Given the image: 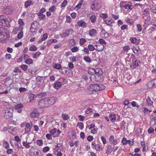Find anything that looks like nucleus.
<instances>
[{
    "label": "nucleus",
    "instance_id": "27",
    "mask_svg": "<svg viewBox=\"0 0 156 156\" xmlns=\"http://www.w3.org/2000/svg\"><path fill=\"white\" fill-rule=\"evenodd\" d=\"M150 123L152 126H153L156 124V117H155L152 119Z\"/></svg>",
    "mask_w": 156,
    "mask_h": 156
},
{
    "label": "nucleus",
    "instance_id": "35",
    "mask_svg": "<svg viewBox=\"0 0 156 156\" xmlns=\"http://www.w3.org/2000/svg\"><path fill=\"white\" fill-rule=\"evenodd\" d=\"M47 94L45 92H42L40 93V94L37 95L39 98H41L43 97H44L46 96Z\"/></svg>",
    "mask_w": 156,
    "mask_h": 156
},
{
    "label": "nucleus",
    "instance_id": "8",
    "mask_svg": "<svg viewBox=\"0 0 156 156\" xmlns=\"http://www.w3.org/2000/svg\"><path fill=\"white\" fill-rule=\"evenodd\" d=\"M96 44L95 45L96 47L95 50L98 51H101L103 50L104 46L103 44H99L97 42H96L94 44Z\"/></svg>",
    "mask_w": 156,
    "mask_h": 156
},
{
    "label": "nucleus",
    "instance_id": "12",
    "mask_svg": "<svg viewBox=\"0 0 156 156\" xmlns=\"http://www.w3.org/2000/svg\"><path fill=\"white\" fill-rule=\"evenodd\" d=\"M23 107V105L22 104H19L15 106L14 108L15 110L17 111L18 112L20 113L21 112Z\"/></svg>",
    "mask_w": 156,
    "mask_h": 156
},
{
    "label": "nucleus",
    "instance_id": "5",
    "mask_svg": "<svg viewBox=\"0 0 156 156\" xmlns=\"http://www.w3.org/2000/svg\"><path fill=\"white\" fill-rule=\"evenodd\" d=\"M103 76L102 74L101 76L99 75H94L91 76L90 78L91 81H97L101 82L103 80Z\"/></svg>",
    "mask_w": 156,
    "mask_h": 156
},
{
    "label": "nucleus",
    "instance_id": "36",
    "mask_svg": "<svg viewBox=\"0 0 156 156\" xmlns=\"http://www.w3.org/2000/svg\"><path fill=\"white\" fill-rule=\"evenodd\" d=\"M130 41L132 43H134L136 42L137 39L135 37H132L130 38Z\"/></svg>",
    "mask_w": 156,
    "mask_h": 156
},
{
    "label": "nucleus",
    "instance_id": "37",
    "mask_svg": "<svg viewBox=\"0 0 156 156\" xmlns=\"http://www.w3.org/2000/svg\"><path fill=\"white\" fill-rule=\"evenodd\" d=\"M20 67L24 71H26L27 69L28 66L26 65H22L20 66Z\"/></svg>",
    "mask_w": 156,
    "mask_h": 156
},
{
    "label": "nucleus",
    "instance_id": "44",
    "mask_svg": "<svg viewBox=\"0 0 156 156\" xmlns=\"http://www.w3.org/2000/svg\"><path fill=\"white\" fill-rule=\"evenodd\" d=\"M86 41V40L84 39V38H81L80 39V44L82 45H83L84 43Z\"/></svg>",
    "mask_w": 156,
    "mask_h": 156
},
{
    "label": "nucleus",
    "instance_id": "60",
    "mask_svg": "<svg viewBox=\"0 0 156 156\" xmlns=\"http://www.w3.org/2000/svg\"><path fill=\"white\" fill-rule=\"evenodd\" d=\"M127 141L126 138H123L122 139V143L123 144L125 145L127 144Z\"/></svg>",
    "mask_w": 156,
    "mask_h": 156
},
{
    "label": "nucleus",
    "instance_id": "48",
    "mask_svg": "<svg viewBox=\"0 0 156 156\" xmlns=\"http://www.w3.org/2000/svg\"><path fill=\"white\" fill-rule=\"evenodd\" d=\"M140 63V61L138 59L136 60L134 62L133 65L134 66H138L139 65V63Z\"/></svg>",
    "mask_w": 156,
    "mask_h": 156
},
{
    "label": "nucleus",
    "instance_id": "57",
    "mask_svg": "<svg viewBox=\"0 0 156 156\" xmlns=\"http://www.w3.org/2000/svg\"><path fill=\"white\" fill-rule=\"evenodd\" d=\"M136 27L137 29V30L139 31H141L142 30V28L141 27V26L140 24H137L136 25Z\"/></svg>",
    "mask_w": 156,
    "mask_h": 156
},
{
    "label": "nucleus",
    "instance_id": "47",
    "mask_svg": "<svg viewBox=\"0 0 156 156\" xmlns=\"http://www.w3.org/2000/svg\"><path fill=\"white\" fill-rule=\"evenodd\" d=\"M95 126V125L93 124H91L90 125H88L86 127V129L87 127L89 129H91L92 128H94Z\"/></svg>",
    "mask_w": 156,
    "mask_h": 156
},
{
    "label": "nucleus",
    "instance_id": "19",
    "mask_svg": "<svg viewBox=\"0 0 156 156\" xmlns=\"http://www.w3.org/2000/svg\"><path fill=\"white\" fill-rule=\"evenodd\" d=\"M83 0H80L78 4L75 7V9L77 10L81 8L82 5L83 4Z\"/></svg>",
    "mask_w": 156,
    "mask_h": 156
},
{
    "label": "nucleus",
    "instance_id": "29",
    "mask_svg": "<svg viewBox=\"0 0 156 156\" xmlns=\"http://www.w3.org/2000/svg\"><path fill=\"white\" fill-rule=\"evenodd\" d=\"M34 94H31L29 95V98L30 102H31L34 100Z\"/></svg>",
    "mask_w": 156,
    "mask_h": 156
},
{
    "label": "nucleus",
    "instance_id": "31",
    "mask_svg": "<svg viewBox=\"0 0 156 156\" xmlns=\"http://www.w3.org/2000/svg\"><path fill=\"white\" fill-rule=\"evenodd\" d=\"M88 49L91 51H94L95 49V48L94 47V46L90 44L88 45Z\"/></svg>",
    "mask_w": 156,
    "mask_h": 156
},
{
    "label": "nucleus",
    "instance_id": "22",
    "mask_svg": "<svg viewBox=\"0 0 156 156\" xmlns=\"http://www.w3.org/2000/svg\"><path fill=\"white\" fill-rule=\"evenodd\" d=\"M109 118L112 122H114L115 120L116 116L114 114H112L109 115Z\"/></svg>",
    "mask_w": 156,
    "mask_h": 156
},
{
    "label": "nucleus",
    "instance_id": "53",
    "mask_svg": "<svg viewBox=\"0 0 156 156\" xmlns=\"http://www.w3.org/2000/svg\"><path fill=\"white\" fill-rule=\"evenodd\" d=\"M37 143L39 146H41L43 144V141L41 140H38L37 141Z\"/></svg>",
    "mask_w": 156,
    "mask_h": 156
},
{
    "label": "nucleus",
    "instance_id": "63",
    "mask_svg": "<svg viewBox=\"0 0 156 156\" xmlns=\"http://www.w3.org/2000/svg\"><path fill=\"white\" fill-rule=\"evenodd\" d=\"M18 29L17 27H15L14 28L12 31V32L14 34H16L18 31Z\"/></svg>",
    "mask_w": 156,
    "mask_h": 156
},
{
    "label": "nucleus",
    "instance_id": "26",
    "mask_svg": "<svg viewBox=\"0 0 156 156\" xmlns=\"http://www.w3.org/2000/svg\"><path fill=\"white\" fill-rule=\"evenodd\" d=\"M147 103L148 105H151L153 104V101L151 100L150 97L148 96L146 99Z\"/></svg>",
    "mask_w": 156,
    "mask_h": 156
},
{
    "label": "nucleus",
    "instance_id": "41",
    "mask_svg": "<svg viewBox=\"0 0 156 156\" xmlns=\"http://www.w3.org/2000/svg\"><path fill=\"white\" fill-rule=\"evenodd\" d=\"M66 67L62 68L59 70V72L63 74H65L67 72V71L66 70Z\"/></svg>",
    "mask_w": 156,
    "mask_h": 156
},
{
    "label": "nucleus",
    "instance_id": "38",
    "mask_svg": "<svg viewBox=\"0 0 156 156\" xmlns=\"http://www.w3.org/2000/svg\"><path fill=\"white\" fill-rule=\"evenodd\" d=\"M37 47L34 45L32 46L30 48L29 50L31 51H34L37 50Z\"/></svg>",
    "mask_w": 156,
    "mask_h": 156
},
{
    "label": "nucleus",
    "instance_id": "50",
    "mask_svg": "<svg viewBox=\"0 0 156 156\" xmlns=\"http://www.w3.org/2000/svg\"><path fill=\"white\" fill-rule=\"evenodd\" d=\"M150 83H151V84L152 85L151 86H153V85H156V79H154L153 80H152L151 81V83L150 82L149 83H148L147 84H148V85L150 84Z\"/></svg>",
    "mask_w": 156,
    "mask_h": 156
},
{
    "label": "nucleus",
    "instance_id": "20",
    "mask_svg": "<svg viewBox=\"0 0 156 156\" xmlns=\"http://www.w3.org/2000/svg\"><path fill=\"white\" fill-rule=\"evenodd\" d=\"M4 11L6 14H9L11 12L12 9L10 7H7L4 9Z\"/></svg>",
    "mask_w": 156,
    "mask_h": 156
},
{
    "label": "nucleus",
    "instance_id": "62",
    "mask_svg": "<svg viewBox=\"0 0 156 156\" xmlns=\"http://www.w3.org/2000/svg\"><path fill=\"white\" fill-rule=\"evenodd\" d=\"M66 21L69 23H70L72 21V20L71 18V17L69 16H66Z\"/></svg>",
    "mask_w": 156,
    "mask_h": 156
},
{
    "label": "nucleus",
    "instance_id": "30",
    "mask_svg": "<svg viewBox=\"0 0 156 156\" xmlns=\"http://www.w3.org/2000/svg\"><path fill=\"white\" fill-rule=\"evenodd\" d=\"M25 62L27 64H31L33 63V61L31 59L28 58L25 60Z\"/></svg>",
    "mask_w": 156,
    "mask_h": 156
},
{
    "label": "nucleus",
    "instance_id": "13",
    "mask_svg": "<svg viewBox=\"0 0 156 156\" xmlns=\"http://www.w3.org/2000/svg\"><path fill=\"white\" fill-rule=\"evenodd\" d=\"M100 34L101 37L103 38H107L109 36L108 33L105 31L104 29L101 30Z\"/></svg>",
    "mask_w": 156,
    "mask_h": 156
},
{
    "label": "nucleus",
    "instance_id": "10",
    "mask_svg": "<svg viewBox=\"0 0 156 156\" xmlns=\"http://www.w3.org/2000/svg\"><path fill=\"white\" fill-rule=\"evenodd\" d=\"M45 98L41 99L38 102V106L41 108L47 107Z\"/></svg>",
    "mask_w": 156,
    "mask_h": 156
},
{
    "label": "nucleus",
    "instance_id": "9",
    "mask_svg": "<svg viewBox=\"0 0 156 156\" xmlns=\"http://www.w3.org/2000/svg\"><path fill=\"white\" fill-rule=\"evenodd\" d=\"M39 115V113L36 108H34L30 113V116L32 118L38 117Z\"/></svg>",
    "mask_w": 156,
    "mask_h": 156
},
{
    "label": "nucleus",
    "instance_id": "6",
    "mask_svg": "<svg viewBox=\"0 0 156 156\" xmlns=\"http://www.w3.org/2000/svg\"><path fill=\"white\" fill-rule=\"evenodd\" d=\"M12 111L11 109L7 108L5 110V112L4 115V117L6 119H9L12 116Z\"/></svg>",
    "mask_w": 156,
    "mask_h": 156
},
{
    "label": "nucleus",
    "instance_id": "58",
    "mask_svg": "<svg viewBox=\"0 0 156 156\" xmlns=\"http://www.w3.org/2000/svg\"><path fill=\"white\" fill-rule=\"evenodd\" d=\"M19 23L20 26H23L24 25V23L23 21V20L20 19L19 20Z\"/></svg>",
    "mask_w": 156,
    "mask_h": 156
},
{
    "label": "nucleus",
    "instance_id": "46",
    "mask_svg": "<svg viewBox=\"0 0 156 156\" xmlns=\"http://www.w3.org/2000/svg\"><path fill=\"white\" fill-rule=\"evenodd\" d=\"M130 49L129 47L128 46H126L123 48V50L126 52H127Z\"/></svg>",
    "mask_w": 156,
    "mask_h": 156
},
{
    "label": "nucleus",
    "instance_id": "16",
    "mask_svg": "<svg viewBox=\"0 0 156 156\" xmlns=\"http://www.w3.org/2000/svg\"><path fill=\"white\" fill-rule=\"evenodd\" d=\"M103 72L101 69L99 68H97L95 69V74L96 75H99L101 76Z\"/></svg>",
    "mask_w": 156,
    "mask_h": 156
},
{
    "label": "nucleus",
    "instance_id": "39",
    "mask_svg": "<svg viewBox=\"0 0 156 156\" xmlns=\"http://www.w3.org/2000/svg\"><path fill=\"white\" fill-rule=\"evenodd\" d=\"M26 126L29 130H30L32 127V125L31 123H27L26 124Z\"/></svg>",
    "mask_w": 156,
    "mask_h": 156
},
{
    "label": "nucleus",
    "instance_id": "64",
    "mask_svg": "<svg viewBox=\"0 0 156 156\" xmlns=\"http://www.w3.org/2000/svg\"><path fill=\"white\" fill-rule=\"evenodd\" d=\"M13 71L15 73L18 72L20 73L21 72L20 69L17 67L15 68V69H14Z\"/></svg>",
    "mask_w": 156,
    "mask_h": 156
},
{
    "label": "nucleus",
    "instance_id": "18",
    "mask_svg": "<svg viewBox=\"0 0 156 156\" xmlns=\"http://www.w3.org/2000/svg\"><path fill=\"white\" fill-rule=\"evenodd\" d=\"M107 149L106 151V154L108 155L110 154L112 151V147L111 145H109L107 147Z\"/></svg>",
    "mask_w": 156,
    "mask_h": 156
},
{
    "label": "nucleus",
    "instance_id": "17",
    "mask_svg": "<svg viewBox=\"0 0 156 156\" xmlns=\"http://www.w3.org/2000/svg\"><path fill=\"white\" fill-rule=\"evenodd\" d=\"M97 32L95 29H92L89 31V34L90 36H94L95 35Z\"/></svg>",
    "mask_w": 156,
    "mask_h": 156
},
{
    "label": "nucleus",
    "instance_id": "21",
    "mask_svg": "<svg viewBox=\"0 0 156 156\" xmlns=\"http://www.w3.org/2000/svg\"><path fill=\"white\" fill-rule=\"evenodd\" d=\"M3 146L6 149H9V144L7 141L4 140L3 143Z\"/></svg>",
    "mask_w": 156,
    "mask_h": 156
},
{
    "label": "nucleus",
    "instance_id": "43",
    "mask_svg": "<svg viewBox=\"0 0 156 156\" xmlns=\"http://www.w3.org/2000/svg\"><path fill=\"white\" fill-rule=\"evenodd\" d=\"M131 5H129V4H126L124 5V7L126 9H130L131 10L132 8H131Z\"/></svg>",
    "mask_w": 156,
    "mask_h": 156
},
{
    "label": "nucleus",
    "instance_id": "54",
    "mask_svg": "<svg viewBox=\"0 0 156 156\" xmlns=\"http://www.w3.org/2000/svg\"><path fill=\"white\" fill-rule=\"evenodd\" d=\"M67 2L66 0H65L62 3L61 7H65L67 4Z\"/></svg>",
    "mask_w": 156,
    "mask_h": 156
},
{
    "label": "nucleus",
    "instance_id": "23",
    "mask_svg": "<svg viewBox=\"0 0 156 156\" xmlns=\"http://www.w3.org/2000/svg\"><path fill=\"white\" fill-rule=\"evenodd\" d=\"M133 51L134 54H136L139 51H140V50L139 46H137L136 47H134L132 49Z\"/></svg>",
    "mask_w": 156,
    "mask_h": 156
},
{
    "label": "nucleus",
    "instance_id": "61",
    "mask_svg": "<svg viewBox=\"0 0 156 156\" xmlns=\"http://www.w3.org/2000/svg\"><path fill=\"white\" fill-rule=\"evenodd\" d=\"M148 133L150 134L154 131V129L152 127H151L148 129Z\"/></svg>",
    "mask_w": 156,
    "mask_h": 156
},
{
    "label": "nucleus",
    "instance_id": "15",
    "mask_svg": "<svg viewBox=\"0 0 156 156\" xmlns=\"http://www.w3.org/2000/svg\"><path fill=\"white\" fill-rule=\"evenodd\" d=\"M62 86V83L58 81H55V82L54 84V87L58 89L61 87Z\"/></svg>",
    "mask_w": 156,
    "mask_h": 156
},
{
    "label": "nucleus",
    "instance_id": "59",
    "mask_svg": "<svg viewBox=\"0 0 156 156\" xmlns=\"http://www.w3.org/2000/svg\"><path fill=\"white\" fill-rule=\"evenodd\" d=\"M76 57L75 56H71L69 58V59L71 61L73 62H75L76 60Z\"/></svg>",
    "mask_w": 156,
    "mask_h": 156
},
{
    "label": "nucleus",
    "instance_id": "33",
    "mask_svg": "<svg viewBox=\"0 0 156 156\" xmlns=\"http://www.w3.org/2000/svg\"><path fill=\"white\" fill-rule=\"evenodd\" d=\"M83 124L82 122H79L77 123V126L80 129H82L83 128Z\"/></svg>",
    "mask_w": 156,
    "mask_h": 156
},
{
    "label": "nucleus",
    "instance_id": "52",
    "mask_svg": "<svg viewBox=\"0 0 156 156\" xmlns=\"http://www.w3.org/2000/svg\"><path fill=\"white\" fill-rule=\"evenodd\" d=\"M101 147L98 144H97L95 145V149L97 151H100L101 150Z\"/></svg>",
    "mask_w": 156,
    "mask_h": 156
},
{
    "label": "nucleus",
    "instance_id": "45",
    "mask_svg": "<svg viewBox=\"0 0 156 156\" xmlns=\"http://www.w3.org/2000/svg\"><path fill=\"white\" fill-rule=\"evenodd\" d=\"M100 16L103 19L107 18L108 16L106 13H102L100 15Z\"/></svg>",
    "mask_w": 156,
    "mask_h": 156
},
{
    "label": "nucleus",
    "instance_id": "42",
    "mask_svg": "<svg viewBox=\"0 0 156 156\" xmlns=\"http://www.w3.org/2000/svg\"><path fill=\"white\" fill-rule=\"evenodd\" d=\"M84 59L86 62H91V60L90 58L88 56H85L84 58Z\"/></svg>",
    "mask_w": 156,
    "mask_h": 156
},
{
    "label": "nucleus",
    "instance_id": "24",
    "mask_svg": "<svg viewBox=\"0 0 156 156\" xmlns=\"http://www.w3.org/2000/svg\"><path fill=\"white\" fill-rule=\"evenodd\" d=\"M95 69H94L90 68L88 70V73L92 75V76H94L95 74Z\"/></svg>",
    "mask_w": 156,
    "mask_h": 156
},
{
    "label": "nucleus",
    "instance_id": "49",
    "mask_svg": "<svg viewBox=\"0 0 156 156\" xmlns=\"http://www.w3.org/2000/svg\"><path fill=\"white\" fill-rule=\"evenodd\" d=\"M48 37V34L47 33L44 34L42 37L41 38V40H43V41L45 40Z\"/></svg>",
    "mask_w": 156,
    "mask_h": 156
},
{
    "label": "nucleus",
    "instance_id": "34",
    "mask_svg": "<svg viewBox=\"0 0 156 156\" xmlns=\"http://www.w3.org/2000/svg\"><path fill=\"white\" fill-rule=\"evenodd\" d=\"M32 2L31 1H27L25 2L24 5L25 7L27 8L31 3Z\"/></svg>",
    "mask_w": 156,
    "mask_h": 156
},
{
    "label": "nucleus",
    "instance_id": "40",
    "mask_svg": "<svg viewBox=\"0 0 156 156\" xmlns=\"http://www.w3.org/2000/svg\"><path fill=\"white\" fill-rule=\"evenodd\" d=\"M99 44H106V42L104 40L100 38L99 40Z\"/></svg>",
    "mask_w": 156,
    "mask_h": 156
},
{
    "label": "nucleus",
    "instance_id": "1",
    "mask_svg": "<svg viewBox=\"0 0 156 156\" xmlns=\"http://www.w3.org/2000/svg\"><path fill=\"white\" fill-rule=\"evenodd\" d=\"M6 29L2 27H0V42H5L9 38V35L7 33Z\"/></svg>",
    "mask_w": 156,
    "mask_h": 156
},
{
    "label": "nucleus",
    "instance_id": "2",
    "mask_svg": "<svg viewBox=\"0 0 156 156\" xmlns=\"http://www.w3.org/2000/svg\"><path fill=\"white\" fill-rule=\"evenodd\" d=\"M105 87L102 84H91L87 87L88 90L90 91H98L105 89Z\"/></svg>",
    "mask_w": 156,
    "mask_h": 156
},
{
    "label": "nucleus",
    "instance_id": "51",
    "mask_svg": "<svg viewBox=\"0 0 156 156\" xmlns=\"http://www.w3.org/2000/svg\"><path fill=\"white\" fill-rule=\"evenodd\" d=\"M23 36V33L22 31H21L18 34L17 37L19 39H20L22 38Z\"/></svg>",
    "mask_w": 156,
    "mask_h": 156
},
{
    "label": "nucleus",
    "instance_id": "3",
    "mask_svg": "<svg viewBox=\"0 0 156 156\" xmlns=\"http://www.w3.org/2000/svg\"><path fill=\"white\" fill-rule=\"evenodd\" d=\"M45 98L46 101V105L47 107L52 105L55 102L56 100V98L54 97Z\"/></svg>",
    "mask_w": 156,
    "mask_h": 156
},
{
    "label": "nucleus",
    "instance_id": "56",
    "mask_svg": "<svg viewBox=\"0 0 156 156\" xmlns=\"http://www.w3.org/2000/svg\"><path fill=\"white\" fill-rule=\"evenodd\" d=\"M79 49L76 47H73L71 49L72 51L74 52H76L78 51Z\"/></svg>",
    "mask_w": 156,
    "mask_h": 156
},
{
    "label": "nucleus",
    "instance_id": "4",
    "mask_svg": "<svg viewBox=\"0 0 156 156\" xmlns=\"http://www.w3.org/2000/svg\"><path fill=\"white\" fill-rule=\"evenodd\" d=\"M92 3L91 8L92 10H98L101 7V5L98 0H95Z\"/></svg>",
    "mask_w": 156,
    "mask_h": 156
},
{
    "label": "nucleus",
    "instance_id": "25",
    "mask_svg": "<svg viewBox=\"0 0 156 156\" xmlns=\"http://www.w3.org/2000/svg\"><path fill=\"white\" fill-rule=\"evenodd\" d=\"M90 19L92 23H94L96 21V16L95 15H92L90 17Z\"/></svg>",
    "mask_w": 156,
    "mask_h": 156
},
{
    "label": "nucleus",
    "instance_id": "14",
    "mask_svg": "<svg viewBox=\"0 0 156 156\" xmlns=\"http://www.w3.org/2000/svg\"><path fill=\"white\" fill-rule=\"evenodd\" d=\"M78 24L80 27H85L87 26L86 23L82 20L79 21L78 22Z\"/></svg>",
    "mask_w": 156,
    "mask_h": 156
},
{
    "label": "nucleus",
    "instance_id": "11",
    "mask_svg": "<svg viewBox=\"0 0 156 156\" xmlns=\"http://www.w3.org/2000/svg\"><path fill=\"white\" fill-rule=\"evenodd\" d=\"M37 22L35 21L31 24V27L30 28V31L32 32H34L35 31L37 28Z\"/></svg>",
    "mask_w": 156,
    "mask_h": 156
},
{
    "label": "nucleus",
    "instance_id": "32",
    "mask_svg": "<svg viewBox=\"0 0 156 156\" xmlns=\"http://www.w3.org/2000/svg\"><path fill=\"white\" fill-rule=\"evenodd\" d=\"M41 52L40 51H38L36 52L33 56L34 58H37L41 54Z\"/></svg>",
    "mask_w": 156,
    "mask_h": 156
},
{
    "label": "nucleus",
    "instance_id": "55",
    "mask_svg": "<svg viewBox=\"0 0 156 156\" xmlns=\"http://www.w3.org/2000/svg\"><path fill=\"white\" fill-rule=\"evenodd\" d=\"M62 66L60 64H56L55 65L54 68L56 69H60L61 68Z\"/></svg>",
    "mask_w": 156,
    "mask_h": 156
},
{
    "label": "nucleus",
    "instance_id": "7",
    "mask_svg": "<svg viewBox=\"0 0 156 156\" xmlns=\"http://www.w3.org/2000/svg\"><path fill=\"white\" fill-rule=\"evenodd\" d=\"M9 22L5 17L3 15H0V25L5 26L6 24Z\"/></svg>",
    "mask_w": 156,
    "mask_h": 156
},
{
    "label": "nucleus",
    "instance_id": "28",
    "mask_svg": "<svg viewBox=\"0 0 156 156\" xmlns=\"http://www.w3.org/2000/svg\"><path fill=\"white\" fill-rule=\"evenodd\" d=\"M62 117L63 119L65 120H67L69 118V115H68L65 114H63L62 115Z\"/></svg>",
    "mask_w": 156,
    "mask_h": 156
}]
</instances>
